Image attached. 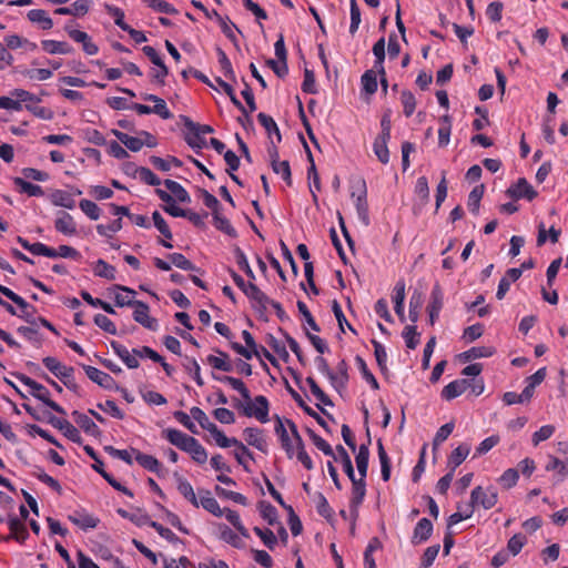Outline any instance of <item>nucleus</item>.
I'll return each instance as SVG.
<instances>
[{
    "label": "nucleus",
    "mask_w": 568,
    "mask_h": 568,
    "mask_svg": "<svg viewBox=\"0 0 568 568\" xmlns=\"http://www.w3.org/2000/svg\"><path fill=\"white\" fill-rule=\"evenodd\" d=\"M233 406L244 416L253 417L262 424L270 422V402L264 395H257L254 399L250 396V399L243 402L234 398Z\"/></svg>",
    "instance_id": "nucleus-1"
},
{
    "label": "nucleus",
    "mask_w": 568,
    "mask_h": 568,
    "mask_svg": "<svg viewBox=\"0 0 568 568\" xmlns=\"http://www.w3.org/2000/svg\"><path fill=\"white\" fill-rule=\"evenodd\" d=\"M16 377L26 386L30 388L31 395L43 402L48 407L54 412L65 415V410L62 406L50 398V392L40 383L36 382L31 377L24 374H16Z\"/></svg>",
    "instance_id": "nucleus-2"
},
{
    "label": "nucleus",
    "mask_w": 568,
    "mask_h": 568,
    "mask_svg": "<svg viewBox=\"0 0 568 568\" xmlns=\"http://www.w3.org/2000/svg\"><path fill=\"white\" fill-rule=\"evenodd\" d=\"M351 196L355 199V207L358 215V220L363 225L368 226L371 223L367 203V187L366 182L363 179L357 180L351 186Z\"/></svg>",
    "instance_id": "nucleus-3"
},
{
    "label": "nucleus",
    "mask_w": 568,
    "mask_h": 568,
    "mask_svg": "<svg viewBox=\"0 0 568 568\" xmlns=\"http://www.w3.org/2000/svg\"><path fill=\"white\" fill-rule=\"evenodd\" d=\"M498 501V494L497 490L489 486L487 488H484L481 486H476L470 494V503L469 507L473 508V511L475 510V507H483L484 509L488 510L495 507V505Z\"/></svg>",
    "instance_id": "nucleus-4"
},
{
    "label": "nucleus",
    "mask_w": 568,
    "mask_h": 568,
    "mask_svg": "<svg viewBox=\"0 0 568 568\" xmlns=\"http://www.w3.org/2000/svg\"><path fill=\"white\" fill-rule=\"evenodd\" d=\"M285 423L288 426L295 442L296 458L307 470L313 469L314 465L312 458L305 450L304 442L298 433L296 424L291 419H285Z\"/></svg>",
    "instance_id": "nucleus-5"
},
{
    "label": "nucleus",
    "mask_w": 568,
    "mask_h": 568,
    "mask_svg": "<svg viewBox=\"0 0 568 568\" xmlns=\"http://www.w3.org/2000/svg\"><path fill=\"white\" fill-rule=\"evenodd\" d=\"M133 318L136 323L150 329L156 332L160 327L156 318L150 316V307L142 301H135L134 303Z\"/></svg>",
    "instance_id": "nucleus-6"
},
{
    "label": "nucleus",
    "mask_w": 568,
    "mask_h": 568,
    "mask_svg": "<svg viewBox=\"0 0 568 568\" xmlns=\"http://www.w3.org/2000/svg\"><path fill=\"white\" fill-rule=\"evenodd\" d=\"M444 306V292L439 283H435L429 297V303L427 305V312L429 316L430 325L438 320L439 313Z\"/></svg>",
    "instance_id": "nucleus-7"
},
{
    "label": "nucleus",
    "mask_w": 568,
    "mask_h": 568,
    "mask_svg": "<svg viewBox=\"0 0 568 568\" xmlns=\"http://www.w3.org/2000/svg\"><path fill=\"white\" fill-rule=\"evenodd\" d=\"M506 194L514 200L526 199L528 201H532L538 195L525 178L518 179L515 184L507 189Z\"/></svg>",
    "instance_id": "nucleus-8"
},
{
    "label": "nucleus",
    "mask_w": 568,
    "mask_h": 568,
    "mask_svg": "<svg viewBox=\"0 0 568 568\" xmlns=\"http://www.w3.org/2000/svg\"><path fill=\"white\" fill-rule=\"evenodd\" d=\"M244 294L252 302L253 307L260 312L265 313L267 311L268 302L271 298L263 293L252 281L247 282Z\"/></svg>",
    "instance_id": "nucleus-9"
},
{
    "label": "nucleus",
    "mask_w": 568,
    "mask_h": 568,
    "mask_svg": "<svg viewBox=\"0 0 568 568\" xmlns=\"http://www.w3.org/2000/svg\"><path fill=\"white\" fill-rule=\"evenodd\" d=\"M242 337L246 347L237 342H232V349L246 359H251L253 356L260 357L258 345L255 343L253 335L248 331L244 329L242 332Z\"/></svg>",
    "instance_id": "nucleus-10"
},
{
    "label": "nucleus",
    "mask_w": 568,
    "mask_h": 568,
    "mask_svg": "<svg viewBox=\"0 0 568 568\" xmlns=\"http://www.w3.org/2000/svg\"><path fill=\"white\" fill-rule=\"evenodd\" d=\"M274 432L278 436L282 448L285 450L286 456L291 459L295 456V442L294 438L290 437L287 429L285 428L284 422L278 415H275Z\"/></svg>",
    "instance_id": "nucleus-11"
},
{
    "label": "nucleus",
    "mask_w": 568,
    "mask_h": 568,
    "mask_svg": "<svg viewBox=\"0 0 568 568\" xmlns=\"http://www.w3.org/2000/svg\"><path fill=\"white\" fill-rule=\"evenodd\" d=\"M163 435L172 445L186 453L196 443V438L175 428L165 429Z\"/></svg>",
    "instance_id": "nucleus-12"
},
{
    "label": "nucleus",
    "mask_w": 568,
    "mask_h": 568,
    "mask_svg": "<svg viewBox=\"0 0 568 568\" xmlns=\"http://www.w3.org/2000/svg\"><path fill=\"white\" fill-rule=\"evenodd\" d=\"M68 519L82 530L94 529L100 524V519L97 516L89 514L84 509L73 511V514L68 516Z\"/></svg>",
    "instance_id": "nucleus-13"
},
{
    "label": "nucleus",
    "mask_w": 568,
    "mask_h": 568,
    "mask_svg": "<svg viewBox=\"0 0 568 568\" xmlns=\"http://www.w3.org/2000/svg\"><path fill=\"white\" fill-rule=\"evenodd\" d=\"M54 229L57 232L65 236H73L77 234V223L72 215L65 211L58 212L54 221Z\"/></svg>",
    "instance_id": "nucleus-14"
},
{
    "label": "nucleus",
    "mask_w": 568,
    "mask_h": 568,
    "mask_svg": "<svg viewBox=\"0 0 568 568\" xmlns=\"http://www.w3.org/2000/svg\"><path fill=\"white\" fill-rule=\"evenodd\" d=\"M49 423L58 428L59 430H61L63 433V435L72 440L73 443H78L80 444L82 438H81V435H80V432L78 430V428L75 426H73L68 419H64V418H57L54 416H51L49 418Z\"/></svg>",
    "instance_id": "nucleus-15"
},
{
    "label": "nucleus",
    "mask_w": 568,
    "mask_h": 568,
    "mask_svg": "<svg viewBox=\"0 0 568 568\" xmlns=\"http://www.w3.org/2000/svg\"><path fill=\"white\" fill-rule=\"evenodd\" d=\"M82 368L84 369L87 376L92 382L97 383L99 386H101L105 389H111L114 386L115 381L108 373H104V372L98 369L97 367L89 366V365H82Z\"/></svg>",
    "instance_id": "nucleus-16"
},
{
    "label": "nucleus",
    "mask_w": 568,
    "mask_h": 568,
    "mask_svg": "<svg viewBox=\"0 0 568 568\" xmlns=\"http://www.w3.org/2000/svg\"><path fill=\"white\" fill-rule=\"evenodd\" d=\"M244 438L250 446L255 447L262 453L267 452V442L263 435V430L257 427H246L243 430Z\"/></svg>",
    "instance_id": "nucleus-17"
},
{
    "label": "nucleus",
    "mask_w": 568,
    "mask_h": 568,
    "mask_svg": "<svg viewBox=\"0 0 568 568\" xmlns=\"http://www.w3.org/2000/svg\"><path fill=\"white\" fill-rule=\"evenodd\" d=\"M352 481V497H351V508L357 514V508L362 505L365 495H366V481L365 478H356L355 476Z\"/></svg>",
    "instance_id": "nucleus-18"
},
{
    "label": "nucleus",
    "mask_w": 568,
    "mask_h": 568,
    "mask_svg": "<svg viewBox=\"0 0 568 568\" xmlns=\"http://www.w3.org/2000/svg\"><path fill=\"white\" fill-rule=\"evenodd\" d=\"M131 450L135 455V460L140 466L149 471L156 474L158 476L162 475L163 467L154 456L141 453L135 448H132Z\"/></svg>",
    "instance_id": "nucleus-19"
},
{
    "label": "nucleus",
    "mask_w": 568,
    "mask_h": 568,
    "mask_svg": "<svg viewBox=\"0 0 568 568\" xmlns=\"http://www.w3.org/2000/svg\"><path fill=\"white\" fill-rule=\"evenodd\" d=\"M470 387L468 379H455L447 384L442 390V397L446 400H452L466 392Z\"/></svg>",
    "instance_id": "nucleus-20"
},
{
    "label": "nucleus",
    "mask_w": 568,
    "mask_h": 568,
    "mask_svg": "<svg viewBox=\"0 0 568 568\" xmlns=\"http://www.w3.org/2000/svg\"><path fill=\"white\" fill-rule=\"evenodd\" d=\"M72 417L74 422L79 425L83 432L90 436L99 437L101 435V429L99 426L94 423L92 418H90L88 415L80 413L78 410L72 412Z\"/></svg>",
    "instance_id": "nucleus-21"
},
{
    "label": "nucleus",
    "mask_w": 568,
    "mask_h": 568,
    "mask_svg": "<svg viewBox=\"0 0 568 568\" xmlns=\"http://www.w3.org/2000/svg\"><path fill=\"white\" fill-rule=\"evenodd\" d=\"M42 363L60 381L70 377V374L74 372L73 367L63 365L55 357H44Z\"/></svg>",
    "instance_id": "nucleus-22"
},
{
    "label": "nucleus",
    "mask_w": 568,
    "mask_h": 568,
    "mask_svg": "<svg viewBox=\"0 0 568 568\" xmlns=\"http://www.w3.org/2000/svg\"><path fill=\"white\" fill-rule=\"evenodd\" d=\"M8 527L10 530V538H13L19 544H24L29 537L28 529L20 518L11 516L8 519Z\"/></svg>",
    "instance_id": "nucleus-23"
},
{
    "label": "nucleus",
    "mask_w": 568,
    "mask_h": 568,
    "mask_svg": "<svg viewBox=\"0 0 568 568\" xmlns=\"http://www.w3.org/2000/svg\"><path fill=\"white\" fill-rule=\"evenodd\" d=\"M432 534H433L432 521L428 518H422L418 520V523L416 524V526L414 528L412 542L414 545L424 542L432 536Z\"/></svg>",
    "instance_id": "nucleus-24"
},
{
    "label": "nucleus",
    "mask_w": 568,
    "mask_h": 568,
    "mask_svg": "<svg viewBox=\"0 0 568 568\" xmlns=\"http://www.w3.org/2000/svg\"><path fill=\"white\" fill-rule=\"evenodd\" d=\"M89 0H75L70 7H60L54 10L59 16H77L82 17L89 12Z\"/></svg>",
    "instance_id": "nucleus-25"
},
{
    "label": "nucleus",
    "mask_w": 568,
    "mask_h": 568,
    "mask_svg": "<svg viewBox=\"0 0 568 568\" xmlns=\"http://www.w3.org/2000/svg\"><path fill=\"white\" fill-rule=\"evenodd\" d=\"M405 281L399 280L394 286V295H393V303H394V311L396 315L399 317L400 322L405 321V313H404V301H405Z\"/></svg>",
    "instance_id": "nucleus-26"
},
{
    "label": "nucleus",
    "mask_w": 568,
    "mask_h": 568,
    "mask_svg": "<svg viewBox=\"0 0 568 568\" xmlns=\"http://www.w3.org/2000/svg\"><path fill=\"white\" fill-rule=\"evenodd\" d=\"M142 99L145 101L154 102V105L151 106V113H155L164 120L173 118L172 112L168 109L166 103L163 99L151 93L143 94Z\"/></svg>",
    "instance_id": "nucleus-27"
},
{
    "label": "nucleus",
    "mask_w": 568,
    "mask_h": 568,
    "mask_svg": "<svg viewBox=\"0 0 568 568\" xmlns=\"http://www.w3.org/2000/svg\"><path fill=\"white\" fill-rule=\"evenodd\" d=\"M41 47L49 54H70L73 52V48L64 41L42 40Z\"/></svg>",
    "instance_id": "nucleus-28"
},
{
    "label": "nucleus",
    "mask_w": 568,
    "mask_h": 568,
    "mask_svg": "<svg viewBox=\"0 0 568 568\" xmlns=\"http://www.w3.org/2000/svg\"><path fill=\"white\" fill-rule=\"evenodd\" d=\"M111 133L132 152H138L144 146V142L139 136H131L116 129H113Z\"/></svg>",
    "instance_id": "nucleus-29"
},
{
    "label": "nucleus",
    "mask_w": 568,
    "mask_h": 568,
    "mask_svg": "<svg viewBox=\"0 0 568 568\" xmlns=\"http://www.w3.org/2000/svg\"><path fill=\"white\" fill-rule=\"evenodd\" d=\"M30 22L38 24L42 30H50L53 27V20L45 10L32 9L27 13Z\"/></svg>",
    "instance_id": "nucleus-30"
},
{
    "label": "nucleus",
    "mask_w": 568,
    "mask_h": 568,
    "mask_svg": "<svg viewBox=\"0 0 568 568\" xmlns=\"http://www.w3.org/2000/svg\"><path fill=\"white\" fill-rule=\"evenodd\" d=\"M202 506L206 511L211 513L216 517H222L224 515L223 509L220 507L217 500L211 496L209 490L201 491V498L199 500V506Z\"/></svg>",
    "instance_id": "nucleus-31"
},
{
    "label": "nucleus",
    "mask_w": 568,
    "mask_h": 568,
    "mask_svg": "<svg viewBox=\"0 0 568 568\" xmlns=\"http://www.w3.org/2000/svg\"><path fill=\"white\" fill-rule=\"evenodd\" d=\"M114 288L122 292L115 294L114 296V302L116 306H134L135 300H133V297L136 294L134 290L123 285H114Z\"/></svg>",
    "instance_id": "nucleus-32"
},
{
    "label": "nucleus",
    "mask_w": 568,
    "mask_h": 568,
    "mask_svg": "<svg viewBox=\"0 0 568 568\" xmlns=\"http://www.w3.org/2000/svg\"><path fill=\"white\" fill-rule=\"evenodd\" d=\"M389 140L390 138L377 135L373 143V151L378 161L383 164H387L389 162V151L387 146Z\"/></svg>",
    "instance_id": "nucleus-33"
},
{
    "label": "nucleus",
    "mask_w": 568,
    "mask_h": 568,
    "mask_svg": "<svg viewBox=\"0 0 568 568\" xmlns=\"http://www.w3.org/2000/svg\"><path fill=\"white\" fill-rule=\"evenodd\" d=\"M369 448L368 444H362L355 457L359 478H366L368 470Z\"/></svg>",
    "instance_id": "nucleus-34"
},
{
    "label": "nucleus",
    "mask_w": 568,
    "mask_h": 568,
    "mask_svg": "<svg viewBox=\"0 0 568 568\" xmlns=\"http://www.w3.org/2000/svg\"><path fill=\"white\" fill-rule=\"evenodd\" d=\"M51 202L54 206H61L69 210H73L75 207L73 195L63 190H55L52 192Z\"/></svg>",
    "instance_id": "nucleus-35"
},
{
    "label": "nucleus",
    "mask_w": 568,
    "mask_h": 568,
    "mask_svg": "<svg viewBox=\"0 0 568 568\" xmlns=\"http://www.w3.org/2000/svg\"><path fill=\"white\" fill-rule=\"evenodd\" d=\"M217 354L219 356L209 355L206 357L207 364H210L213 368L222 372H232L233 366L229 361V355L222 351H217Z\"/></svg>",
    "instance_id": "nucleus-36"
},
{
    "label": "nucleus",
    "mask_w": 568,
    "mask_h": 568,
    "mask_svg": "<svg viewBox=\"0 0 568 568\" xmlns=\"http://www.w3.org/2000/svg\"><path fill=\"white\" fill-rule=\"evenodd\" d=\"M470 446L468 444H462L456 447L448 457V465L452 466L454 471L469 455Z\"/></svg>",
    "instance_id": "nucleus-37"
},
{
    "label": "nucleus",
    "mask_w": 568,
    "mask_h": 568,
    "mask_svg": "<svg viewBox=\"0 0 568 568\" xmlns=\"http://www.w3.org/2000/svg\"><path fill=\"white\" fill-rule=\"evenodd\" d=\"M440 126L438 129V145L445 148L449 144L452 133V121L449 115L439 118Z\"/></svg>",
    "instance_id": "nucleus-38"
},
{
    "label": "nucleus",
    "mask_w": 568,
    "mask_h": 568,
    "mask_svg": "<svg viewBox=\"0 0 568 568\" xmlns=\"http://www.w3.org/2000/svg\"><path fill=\"white\" fill-rule=\"evenodd\" d=\"M377 454L381 463L382 479L387 481L390 477V459L384 448L382 439L377 440Z\"/></svg>",
    "instance_id": "nucleus-39"
},
{
    "label": "nucleus",
    "mask_w": 568,
    "mask_h": 568,
    "mask_svg": "<svg viewBox=\"0 0 568 568\" xmlns=\"http://www.w3.org/2000/svg\"><path fill=\"white\" fill-rule=\"evenodd\" d=\"M178 481V490L179 493L189 500L194 507H199V500L194 493L192 485L183 477L179 476L176 478Z\"/></svg>",
    "instance_id": "nucleus-40"
},
{
    "label": "nucleus",
    "mask_w": 568,
    "mask_h": 568,
    "mask_svg": "<svg viewBox=\"0 0 568 568\" xmlns=\"http://www.w3.org/2000/svg\"><path fill=\"white\" fill-rule=\"evenodd\" d=\"M165 187L175 196V199L181 203H190L191 196L187 193V191L176 181L173 180H165L164 182Z\"/></svg>",
    "instance_id": "nucleus-41"
},
{
    "label": "nucleus",
    "mask_w": 568,
    "mask_h": 568,
    "mask_svg": "<svg viewBox=\"0 0 568 568\" xmlns=\"http://www.w3.org/2000/svg\"><path fill=\"white\" fill-rule=\"evenodd\" d=\"M383 545L377 537L369 539L368 545L364 551V565L366 568H376L373 552L382 549Z\"/></svg>",
    "instance_id": "nucleus-42"
},
{
    "label": "nucleus",
    "mask_w": 568,
    "mask_h": 568,
    "mask_svg": "<svg viewBox=\"0 0 568 568\" xmlns=\"http://www.w3.org/2000/svg\"><path fill=\"white\" fill-rule=\"evenodd\" d=\"M485 192L484 184L476 185L468 195L467 205L473 214H478L480 207V201Z\"/></svg>",
    "instance_id": "nucleus-43"
},
{
    "label": "nucleus",
    "mask_w": 568,
    "mask_h": 568,
    "mask_svg": "<svg viewBox=\"0 0 568 568\" xmlns=\"http://www.w3.org/2000/svg\"><path fill=\"white\" fill-rule=\"evenodd\" d=\"M257 120H258L260 124L268 133L270 136L274 133L276 135L277 143H280L282 141L280 129L271 115H267V114L261 112L257 114Z\"/></svg>",
    "instance_id": "nucleus-44"
},
{
    "label": "nucleus",
    "mask_w": 568,
    "mask_h": 568,
    "mask_svg": "<svg viewBox=\"0 0 568 568\" xmlns=\"http://www.w3.org/2000/svg\"><path fill=\"white\" fill-rule=\"evenodd\" d=\"M217 381L229 384L234 390L240 393L243 399H250V390L242 379L224 375L219 377Z\"/></svg>",
    "instance_id": "nucleus-45"
},
{
    "label": "nucleus",
    "mask_w": 568,
    "mask_h": 568,
    "mask_svg": "<svg viewBox=\"0 0 568 568\" xmlns=\"http://www.w3.org/2000/svg\"><path fill=\"white\" fill-rule=\"evenodd\" d=\"M209 433L213 436L216 445L220 446L221 448H229L232 447L233 445H241V442L237 438L226 437L225 434L221 429H219L216 425L213 426Z\"/></svg>",
    "instance_id": "nucleus-46"
},
{
    "label": "nucleus",
    "mask_w": 568,
    "mask_h": 568,
    "mask_svg": "<svg viewBox=\"0 0 568 568\" xmlns=\"http://www.w3.org/2000/svg\"><path fill=\"white\" fill-rule=\"evenodd\" d=\"M93 272L95 276L112 281L115 278L116 271L114 266L100 258L94 263Z\"/></svg>",
    "instance_id": "nucleus-47"
},
{
    "label": "nucleus",
    "mask_w": 568,
    "mask_h": 568,
    "mask_svg": "<svg viewBox=\"0 0 568 568\" xmlns=\"http://www.w3.org/2000/svg\"><path fill=\"white\" fill-rule=\"evenodd\" d=\"M213 221H214V226L219 231L227 234L231 237H236L237 236L236 230L232 226V224L230 223V221L226 217H224V216H222L220 214V211L219 212H214Z\"/></svg>",
    "instance_id": "nucleus-48"
},
{
    "label": "nucleus",
    "mask_w": 568,
    "mask_h": 568,
    "mask_svg": "<svg viewBox=\"0 0 568 568\" xmlns=\"http://www.w3.org/2000/svg\"><path fill=\"white\" fill-rule=\"evenodd\" d=\"M361 83L367 94H374L378 88L376 72L374 70L365 71L361 78Z\"/></svg>",
    "instance_id": "nucleus-49"
},
{
    "label": "nucleus",
    "mask_w": 568,
    "mask_h": 568,
    "mask_svg": "<svg viewBox=\"0 0 568 568\" xmlns=\"http://www.w3.org/2000/svg\"><path fill=\"white\" fill-rule=\"evenodd\" d=\"M220 538L223 541L230 544L235 548H241L243 546L241 537L226 525H220Z\"/></svg>",
    "instance_id": "nucleus-50"
},
{
    "label": "nucleus",
    "mask_w": 568,
    "mask_h": 568,
    "mask_svg": "<svg viewBox=\"0 0 568 568\" xmlns=\"http://www.w3.org/2000/svg\"><path fill=\"white\" fill-rule=\"evenodd\" d=\"M223 511V516H225L227 521L239 531V534L243 537H248V531L242 524L239 513L230 508H225Z\"/></svg>",
    "instance_id": "nucleus-51"
},
{
    "label": "nucleus",
    "mask_w": 568,
    "mask_h": 568,
    "mask_svg": "<svg viewBox=\"0 0 568 568\" xmlns=\"http://www.w3.org/2000/svg\"><path fill=\"white\" fill-rule=\"evenodd\" d=\"M183 367L186 372L192 374L193 379L199 386L204 384L203 378L201 376V367L197 361L194 357L185 356Z\"/></svg>",
    "instance_id": "nucleus-52"
},
{
    "label": "nucleus",
    "mask_w": 568,
    "mask_h": 568,
    "mask_svg": "<svg viewBox=\"0 0 568 568\" xmlns=\"http://www.w3.org/2000/svg\"><path fill=\"white\" fill-rule=\"evenodd\" d=\"M14 184L20 187L21 192L27 193L29 196H42L44 194L40 185L28 182L22 178H16Z\"/></svg>",
    "instance_id": "nucleus-53"
},
{
    "label": "nucleus",
    "mask_w": 568,
    "mask_h": 568,
    "mask_svg": "<svg viewBox=\"0 0 568 568\" xmlns=\"http://www.w3.org/2000/svg\"><path fill=\"white\" fill-rule=\"evenodd\" d=\"M527 544V537L523 534H515L513 537L509 538L507 541V548L509 555L517 556L524 546Z\"/></svg>",
    "instance_id": "nucleus-54"
},
{
    "label": "nucleus",
    "mask_w": 568,
    "mask_h": 568,
    "mask_svg": "<svg viewBox=\"0 0 568 568\" xmlns=\"http://www.w3.org/2000/svg\"><path fill=\"white\" fill-rule=\"evenodd\" d=\"M493 354L494 351L491 347L476 346L467 349L460 356L463 357L464 361H471L476 358L489 357Z\"/></svg>",
    "instance_id": "nucleus-55"
},
{
    "label": "nucleus",
    "mask_w": 568,
    "mask_h": 568,
    "mask_svg": "<svg viewBox=\"0 0 568 568\" xmlns=\"http://www.w3.org/2000/svg\"><path fill=\"white\" fill-rule=\"evenodd\" d=\"M234 256L240 270L243 271L251 281H254L255 274L248 264L245 253L239 246L234 248Z\"/></svg>",
    "instance_id": "nucleus-56"
},
{
    "label": "nucleus",
    "mask_w": 568,
    "mask_h": 568,
    "mask_svg": "<svg viewBox=\"0 0 568 568\" xmlns=\"http://www.w3.org/2000/svg\"><path fill=\"white\" fill-rule=\"evenodd\" d=\"M400 102L405 116H412L416 109L415 95L409 90H404L400 93Z\"/></svg>",
    "instance_id": "nucleus-57"
},
{
    "label": "nucleus",
    "mask_w": 568,
    "mask_h": 568,
    "mask_svg": "<svg viewBox=\"0 0 568 568\" xmlns=\"http://www.w3.org/2000/svg\"><path fill=\"white\" fill-rule=\"evenodd\" d=\"M355 361L363 378L371 385L373 389H378L379 384L372 372L368 369L366 362L358 355L355 357Z\"/></svg>",
    "instance_id": "nucleus-58"
},
{
    "label": "nucleus",
    "mask_w": 568,
    "mask_h": 568,
    "mask_svg": "<svg viewBox=\"0 0 568 568\" xmlns=\"http://www.w3.org/2000/svg\"><path fill=\"white\" fill-rule=\"evenodd\" d=\"M168 257L171 261V263L178 268H181L183 271H199V267H196L189 258H186L181 253H172L169 254Z\"/></svg>",
    "instance_id": "nucleus-59"
},
{
    "label": "nucleus",
    "mask_w": 568,
    "mask_h": 568,
    "mask_svg": "<svg viewBox=\"0 0 568 568\" xmlns=\"http://www.w3.org/2000/svg\"><path fill=\"white\" fill-rule=\"evenodd\" d=\"M144 3L155 12L165 14H175L178 10L169 2L164 0H143Z\"/></svg>",
    "instance_id": "nucleus-60"
},
{
    "label": "nucleus",
    "mask_w": 568,
    "mask_h": 568,
    "mask_svg": "<svg viewBox=\"0 0 568 568\" xmlns=\"http://www.w3.org/2000/svg\"><path fill=\"white\" fill-rule=\"evenodd\" d=\"M403 338L407 348L415 349L419 344V333L415 325H407L403 331Z\"/></svg>",
    "instance_id": "nucleus-61"
},
{
    "label": "nucleus",
    "mask_w": 568,
    "mask_h": 568,
    "mask_svg": "<svg viewBox=\"0 0 568 568\" xmlns=\"http://www.w3.org/2000/svg\"><path fill=\"white\" fill-rule=\"evenodd\" d=\"M274 173L280 174L284 182L292 185V173L288 161H277L271 164Z\"/></svg>",
    "instance_id": "nucleus-62"
},
{
    "label": "nucleus",
    "mask_w": 568,
    "mask_h": 568,
    "mask_svg": "<svg viewBox=\"0 0 568 568\" xmlns=\"http://www.w3.org/2000/svg\"><path fill=\"white\" fill-rule=\"evenodd\" d=\"M519 479V471L516 468H508L506 469L501 476L499 477L498 481L505 489H510L514 487Z\"/></svg>",
    "instance_id": "nucleus-63"
},
{
    "label": "nucleus",
    "mask_w": 568,
    "mask_h": 568,
    "mask_svg": "<svg viewBox=\"0 0 568 568\" xmlns=\"http://www.w3.org/2000/svg\"><path fill=\"white\" fill-rule=\"evenodd\" d=\"M79 207L89 219L93 221L100 219L101 210L94 202L83 199L79 202Z\"/></svg>",
    "instance_id": "nucleus-64"
}]
</instances>
